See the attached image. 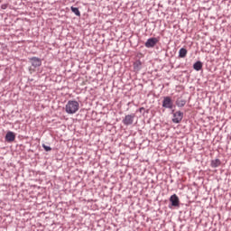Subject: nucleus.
Masks as SVG:
<instances>
[{
	"instance_id": "f257e3e1",
	"label": "nucleus",
	"mask_w": 231,
	"mask_h": 231,
	"mask_svg": "<svg viewBox=\"0 0 231 231\" xmlns=\"http://www.w3.org/2000/svg\"><path fill=\"white\" fill-rule=\"evenodd\" d=\"M79 102L75 100L68 101L67 105H65V113L68 115H75L79 111Z\"/></svg>"
},
{
	"instance_id": "f03ea898",
	"label": "nucleus",
	"mask_w": 231,
	"mask_h": 231,
	"mask_svg": "<svg viewBox=\"0 0 231 231\" xmlns=\"http://www.w3.org/2000/svg\"><path fill=\"white\" fill-rule=\"evenodd\" d=\"M162 107L166 109H172L173 102L170 97H165L164 100L162 101Z\"/></svg>"
},
{
	"instance_id": "7ed1b4c3",
	"label": "nucleus",
	"mask_w": 231,
	"mask_h": 231,
	"mask_svg": "<svg viewBox=\"0 0 231 231\" xmlns=\"http://www.w3.org/2000/svg\"><path fill=\"white\" fill-rule=\"evenodd\" d=\"M181 120H183V113H181L180 111H177L173 114V119H171V121L174 124H179L180 122H181Z\"/></svg>"
},
{
	"instance_id": "20e7f679",
	"label": "nucleus",
	"mask_w": 231,
	"mask_h": 231,
	"mask_svg": "<svg viewBox=\"0 0 231 231\" xmlns=\"http://www.w3.org/2000/svg\"><path fill=\"white\" fill-rule=\"evenodd\" d=\"M30 60L33 68H40L42 66V60L40 58L33 57Z\"/></svg>"
},
{
	"instance_id": "39448f33",
	"label": "nucleus",
	"mask_w": 231,
	"mask_h": 231,
	"mask_svg": "<svg viewBox=\"0 0 231 231\" xmlns=\"http://www.w3.org/2000/svg\"><path fill=\"white\" fill-rule=\"evenodd\" d=\"M134 115H127L125 118H124L123 123L125 125H131L134 124Z\"/></svg>"
},
{
	"instance_id": "423d86ee",
	"label": "nucleus",
	"mask_w": 231,
	"mask_h": 231,
	"mask_svg": "<svg viewBox=\"0 0 231 231\" xmlns=\"http://www.w3.org/2000/svg\"><path fill=\"white\" fill-rule=\"evenodd\" d=\"M159 41L156 38L148 39L145 42L146 48H153Z\"/></svg>"
},
{
	"instance_id": "0eeeda50",
	"label": "nucleus",
	"mask_w": 231,
	"mask_h": 231,
	"mask_svg": "<svg viewBox=\"0 0 231 231\" xmlns=\"http://www.w3.org/2000/svg\"><path fill=\"white\" fill-rule=\"evenodd\" d=\"M170 201L173 207H179L180 205L179 197L176 194L171 196Z\"/></svg>"
},
{
	"instance_id": "6e6552de",
	"label": "nucleus",
	"mask_w": 231,
	"mask_h": 231,
	"mask_svg": "<svg viewBox=\"0 0 231 231\" xmlns=\"http://www.w3.org/2000/svg\"><path fill=\"white\" fill-rule=\"evenodd\" d=\"M15 134H14V132H8L6 133V135H5V141L8 142V143H12L14 141H15Z\"/></svg>"
},
{
	"instance_id": "1a4fd4ad",
	"label": "nucleus",
	"mask_w": 231,
	"mask_h": 231,
	"mask_svg": "<svg viewBox=\"0 0 231 231\" xmlns=\"http://www.w3.org/2000/svg\"><path fill=\"white\" fill-rule=\"evenodd\" d=\"M203 69V63L201 61H198L195 64H193V69L196 71H200Z\"/></svg>"
},
{
	"instance_id": "9d476101",
	"label": "nucleus",
	"mask_w": 231,
	"mask_h": 231,
	"mask_svg": "<svg viewBox=\"0 0 231 231\" xmlns=\"http://www.w3.org/2000/svg\"><path fill=\"white\" fill-rule=\"evenodd\" d=\"M221 165V161L218 159L212 160V162L210 163V166L212 168H218Z\"/></svg>"
},
{
	"instance_id": "9b49d317",
	"label": "nucleus",
	"mask_w": 231,
	"mask_h": 231,
	"mask_svg": "<svg viewBox=\"0 0 231 231\" xmlns=\"http://www.w3.org/2000/svg\"><path fill=\"white\" fill-rule=\"evenodd\" d=\"M185 104H186V101L184 99H181V98H179L176 101L177 107H184Z\"/></svg>"
},
{
	"instance_id": "f8f14e48",
	"label": "nucleus",
	"mask_w": 231,
	"mask_h": 231,
	"mask_svg": "<svg viewBox=\"0 0 231 231\" xmlns=\"http://www.w3.org/2000/svg\"><path fill=\"white\" fill-rule=\"evenodd\" d=\"M188 51L186 49H180L179 57L185 58L187 56Z\"/></svg>"
},
{
	"instance_id": "ddd939ff",
	"label": "nucleus",
	"mask_w": 231,
	"mask_h": 231,
	"mask_svg": "<svg viewBox=\"0 0 231 231\" xmlns=\"http://www.w3.org/2000/svg\"><path fill=\"white\" fill-rule=\"evenodd\" d=\"M70 10L73 14H75V15H78L79 17L81 15L80 11H79V8L71 6Z\"/></svg>"
},
{
	"instance_id": "4468645a",
	"label": "nucleus",
	"mask_w": 231,
	"mask_h": 231,
	"mask_svg": "<svg viewBox=\"0 0 231 231\" xmlns=\"http://www.w3.org/2000/svg\"><path fill=\"white\" fill-rule=\"evenodd\" d=\"M42 148L45 150V152H50L52 150L50 146H47L45 144H42Z\"/></svg>"
},
{
	"instance_id": "2eb2a0df",
	"label": "nucleus",
	"mask_w": 231,
	"mask_h": 231,
	"mask_svg": "<svg viewBox=\"0 0 231 231\" xmlns=\"http://www.w3.org/2000/svg\"><path fill=\"white\" fill-rule=\"evenodd\" d=\"M6 8H7V5H2V9H3V10H5Z\"/></svg>"
},
{
	"instance_id": "dca6fc26",
	"label": "nucleus",
	"mask_w": 231,
	"mask_h": 231,
	"mask_svg": "<svg viewBox=\"0 0 231 231\" xmlns=\"http://www.w3.org/2000/svg\"><path fill=\"white\" fill-rule=\"evenodd\" d=\"M229 140L231 141V132H230V136H229Z\"/></svg>"
}]
</instances>
